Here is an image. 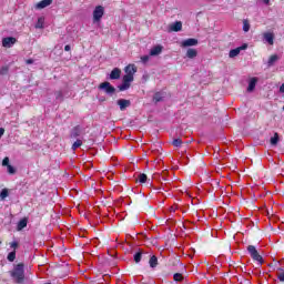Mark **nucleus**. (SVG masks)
Segmentation results:
<instances>
[{"label": "nucleus", "mask_w": 284, "mask_h": 284, "mask_svg": "<svg viewBox=\"0 0 284 284\" xmlns=\"http://www.w3.org/2000/svg\"><path fill=\"white\" fill-rule=\"evenodd\" d=\"M0 74H8V68L3 67V68L0 70Z\"/></svg>", "instance_id": "nucleus-38"}, {"label": "nucleus", "mask_w": 284, "mask_h": 284, "mask_svg": "<svg viewBox=\"0 0 284 284\" xmlns=\"http://www.w3.org/2000/svg\"><path fill=\"white\" fill-rule=\"evenodd\" d=\"M118 105H119L121 112H123L126 108H130L131 102H130V100H126V99H120V100H118Z\"/></svg>", "instance_id": "nucleus-12"}, {"label": "nucleus", "mask_w": 284, "mask_h": 284, "mask_svg": "<svg viewBox=\"0 0 284 284\" xmlns=\"http://www.w3.org/2000/svg\"><path fill=\"white\" fill-rule=\"evenodd\" d=\"M132 78H122V84L119 87L120 92H125V90H130V83H132Z\"/></svg>", "instance_id": "nucleus-7"}, {"label": "nucleus", "mask_w": 284, "mask_h": 284, "mask_svg": "<svg viewBox=\"0 0 284 284\" xmlns=\"http://www.w3.org/2000/svg\"><path fill=\"white\" fill-rule=\"evenodd\" d=\"M134 261L135 263H141V252L134 254Z\"/></svg>", "instance_id": "nucleus-34"}, {"label": "nucleus", "mask_w": 284, "mask_h": 284, "mask_svg": "<svg viewBox=\"0 0 284 284\" xmlns=\"http://www.w3.org/2000/svg\"><path fill=\"white\" fill-rule=\"evenodd\" d=\"M163 52V45L158 44L150 50V57H159Z\"/></svg>", "instance_id": "nucleus-11"}, {"label": "nucleus", "mask_w": 284, "mask_h": 284, "mask_svg": "<svg viewBox=\"0 0 284 284\" xmlns=\"http://www.w3.org/2000/svg\"><path fill=\"white\" fill-rule=\"evenodd\" d=\"M17 43V38L7 37L2 39V45L3 48H12Z\"/></svg>", "instance_id": "nucleus-10"}, {"label": "nucleus", "mask_w": 284, "mask_h": 284, "mask_svg": "<svg viewBox=\"0 0 284 284\" xmlns=\"http://www.w3.org/2000/svg\"><path fill=\"white\" fill-rule=\"evenodd\" d=\"M26 63H27V65H31V63H34V60L28 59V60L26 61Z\"/></svg>", "instance_id": "nucleus-39"}, {"label": "nucleus", "mask_w": 284, "mask_h": 284, "mask_svg": "<svg viewBox=\"0 0 284 284\" xmlns=\"http://www.w3.org/2000/svg\"><path fill=\"white\" fill-rule=\"evenodd\" d=\"M183 23L181 21L173 22L169 26V32H181Z\"/></svg>", "instance_id": "nucleus-9"}, {"label": "nucleus", "mask_w": 284, "mask_h": 284, "mask_svg": "<svg viewBox=\"0 0 284 284\" xmlns=\"http://www.w3.org/2000/svg\"><path fill=\"white\" fill-rule=\"evenodd\" d=\"M82 145H83V141L77 140V141L72 144V150H77V149L81 148Z\"/></svg>", "instance_id": "nucleus-28"}, {"label": "nucleus", "mask_w": 284, "mask_h": 284, "mask_svg": "<svg viewBox=\"0 0 284 284\" xmlns=\"http://www.w3.org/2000/svg\"><path fill=\"white\" fill-rule=\"evenodd\" d=\"M182 143H183V141L181 139L173 140L174 148H181Z\"/></svg>", "instance_id": "nucleus-32"}, {"label": "nucleus", "mask_w": 284, "mask_h": 284, "mask_svg": "<svg viewBox=\"0 0 284 284\" xmlns=\"http://www.w3.org/2000/svg\"><path fill=\"white\" fill-rule=\"evenodd\" d=\"M250 21L243 20V31L244 32H250Z\"/></svg>", "instance_id": "nucleus-30"}, {"label": "nucleus", "mask_w": 284, "mask_h": 284, "mask_svg": "<svg viewBox=\"0 0 284 284\" xmlns=\"http://www.w3.org/2000/svg\"><path fill=\"white\" fill-rule=\"evenodd\" d=\"M150 267H156V265H159V258H156V256H151L150 261H149Z\"/></svg>", "instance_id": "nucleus-23"}, {"label": "nucleus", "mask_w": 284, "mask_h": 284, "mask_svg": "<svg viewBox=\"0 0 284 284\" xmlns=\"http://www.w3.org/2000/svg\"><path fill=\"white\" fill-rule=\"evenodd\" d=\"M110 79L112 80L121 79V69L119 68L113 69L111 71Z\"/></svg>", "instance_id": "nucleus-16"}, {"label": "nucleus", "mask_w": 284, "mask_h": 284, "mask_svg": "<svg viewBox=\"0 0 284 284\" xmlns=\"http://www.w3.org/2000/svg\"><path fill=\"white\" fill-rule=\"evenodd\" d=\"M141 61H142L143 63H148V61H150V55H142V57H141Z\"/></svg>", "instance_id": "nucleus-37"}, {"label": "nucleus", "mask_w": 284, "mask_h": 284, "mask_svg": "<svg viewBox=\"0 0 284 284\" xmlns=\"http://www.w3.org/2000/svg\"><path fill=\"white\" fill-rule=\"evenodd\" d=\"M263 39H264L265 43H268V45H274V33L265 32L263 34Z\"/></svg>", "instance_id": "nucleus-13"}, {"label": "nucleus", "mask_w": 284, "mask_h": 284, "mask_svg": "<svg viewBox=\"0 0 284 284\" xmlns=\"http://www.w3.org/2000/svg\"><path fill=\"white\" fill-rule=\"evenodd\" d=\"M10 276L14 283H23L26 280V270L23 263L14 265L13 270L10 272Z\"/></svg>", "instance_id": "nucleus-1"}, {"label": "nucleus", "mask_w": 284, "mask_h": 284, "mask_svg": "<svg viewBox=\"0 0 284 284\" xmlns=\"http://www.w3.org/2000/svg\"><path fill=\"white\" fill-rule=\"evenodd\" d=\"M242 50H247V44H242L241 47H237L235 49H232L229 52V57L230 59H234L235 57H239V54H241Z\"/></svg>", "instance_id": "nucleus-6"}, {"label": "nucleus", "mask_w": 284, "mask_h": 284, "mask_svg": "<svg viewBox=\"0 0 284 284\" xmlns=\"http://www.w3.org/2000/svg\"><path fill=\"white\" fill-rule=\"evenodd\" d=\"M263 3H265V6H270V0H263Z\"/></svg>", "instance_id": "nucleus-41"}, {"label": "nucleus", "mask_w": 284, "mask_h": 284, "mask_svg": "<svg viewBox=\"0 0 284 284\" xmlns=\"http://www.w3.org/2000/svg\"><path fill=\"white\" fill-rule=\"evenodd\" d=\"M197 55H199V51H196V49L190 48L186 50L187 59H196Z\"/></svg>", "instance_id": "nucleus-15"}, {"label": "nucleus", "mask_w": 284, "mask_h": 284, "mask_svg": "<svg viewBox=\"0 0 284 284\" xmlns=\"http://www.w3.org/2000/svg\"><path fill=\"white\" fill-rule=\"evenodd\" d=\"M44 23H45V18L44 17L38 18V21L36 23V29L37 30H43Z\"/></svg>", "instance_id": "nucleus-17"}, {"label": "nucleus", "mask_w": 284, "mask_h": 284, "mask_svg": "<svg viewBox=\"0 0 284 284\" xmlns=\"http://www.w3.org/2000/svg\"><path fill=\"white\" fill-rule=\"evenodd\" d=\"M282 110H284V105H283Z\"/></svg>", "instance_id": "nucleus-44"}, {"label": "nucleus", "mask_w": 284, "mask_h": 284, "mask_svg": "<svg viewBox=\"0 0 284 284\" xmlns=\"http://www.w3.org/2000/svg\"><path fill=\"white\" fill-rule=\"evenodd\" d=\"M48 6H52V0H42L36 4L38 10H43V8H48Z\"/></svg>", "instance_id": "nucleus-14"}, {"label": "nucleus", "mask_w": 284, "mask_h": 284, "mask_svg": "<svg viewBox=\"0 0 284 284\" xmlns=\"http://www.w3.org/2000/svg\"><path fill=\"white\" fill-rule=\"evenodd\" d=\"M11 250H13V252H17V247H19V242L13 241L11 243H9Z\"/></svg>", "instance_id": "nucleus-31"}, {"label": "nucleus", "mask_w": 284, "mask_h": 284, "mask_svg": "<svg viewBox=\"0 0 284 284\" xmlns=\"http://www.w3.org/2000/svg\"><path fill=\"white\" fill-rule=\"evenodd\" d=\"M77 136H81V128L80 126H75L71 131V139H77Z\"/></svg>", "instance_id": "nucleus-21"}, {"label": "nucleus", "mask_w": 284, "mask_h": 284, "mask_svg": "<svg viewBox=\"0 0 284 284\" xmlns=\"http://www.w3.org/2000/svg\"><path fill=\"white\" fill-rule=\"evenodd\" d=\"M247 252H248L250 256L253 258V261H256V263H258V265H263V256H261V254L256 250V246L248 245Z\"/></svg>", "instance_id": "nucleus-2"}, {"label": "nucleus", "mask_w": 284, "mask_h": 284, "mask_svg": "<svg viewBox=\"0 0 284 284\" xmlns=\"http://www.w3.org/2000/svg\"><path fill=\"white\" fill-rule=\"evenodd\" d=\"M8 189H3L1 192H0V199L1 201H6V199H8Z\"/></svg>", "instance_id": "nucleus-26"}, {"label": "nucleus", "mask_w": 284, "mask_h": 284, "mask_svg": "<svg viewBox=\"0 0 284 284\" xmlns=\"http://www.w3.org/2000/svg\"><path fill=\"white\" fill-rule=\"evenodd\" d=\"M0 245H1V241H0Z\"/></svg>", "instance_id": "nucleus-45"}, {"label": "nucleus", "mask_w": 284, "mask_h": 284, "mask_svg": "<svg viewBox=\"0 0 284 284\" xmlns=\"http://www.w3.org/2000/svg\"><path fill=\"white\" fill-rule=\"evenodd\" d=\"M278 59L280 58L276 54L271 55L267 61V67L272 68V65H274V63L278 61Z\"/></svg>", "instance_id": "nucleus-22"}, {"label": "nucleus", "mask_w": 284, "mask_h": 284, "mask_svg": "<svg viewBox=\"0 0 284 284\" xmlns=\"http://www.w3.org/2000/svg\"><path fill=\"white\" fill-rule=\"evenodd\" d=\"M100 90H104V92H106V94H114L115 89L114 87H112V84H110V82H103L100 84Z\"/></svg>", "instance_id": "nucleus-8"}, {"label": "nucleus", "mask_w": 284, "mask_h": 284, "mask_svg": "<svg viewBox=\"0 0 284 284\" xmlns=\"http://www.w3.org/2000/svg\"><path fill=\"white\" fill-rule=\"evenodd\" d=\"M7 170H8L9 174H14V172H16L14 168L10 164L7 166Z\"/></svg>", "instance_id": "nucleus-36"}, {"label": "nucleus", "mask_w": 284, "mask_h": 284, "mask_svg": "<svg viewBox=\"0 0 284 284\" xmlns=\"http://www.w3.org/2000/svg\"><path fill=\"white\" fill-rule=\"evenodd\" d=\"M173 278H174V281H176V282H181V281H183V275L180 274V273H175V274L173 275Z\"/></svg>", "instance_id": "nucleus-33"}, {"label": "nucleus", "mask_w": 284, "mask_h": 284, "mask_svg": "<svg viewBox=\"0 0 284 284\" xmlns=\"http://www.w3.org/2000/svg\"><path fill=\"white\" fill-rule=\"evenodd\" d=\"M277 278L281 281V283H284V270L278 268Z\"/></svg>", "instance_id": "nucleus-29"}, {"label": "nucleus", "mask_w": 284, "mask_h": 284, "mask_svg": "<svg viewBox=\"0 0 284 284\" xmlns=\"http://www.w3.org/2000/svg\"><path fill=\"white\" fill-rule=\"evenodd\" d=\"M70 45L69 44H67L65 47H64V50H65V52H70Z\"/></svg>", "instance_id": "nucleus-40"}, {"label": "nucleus", "mask_w": 284, "mask_h": 284, "mask_svg": "<svg viewBox=\"0 0 284 284\" xmlns=\"http://www.w3.org/2000/svg\"><path fill=\"white\" fill-rule=\"evenodd\" d=\"M181 48H194V45H199V40L194 38H189L180 42Z\"/></svg>", "instance_id": "nucleus-5"}, {"label": "nucleus", "mask_w": 284, "mask_h": 284, "mask_svg": "<svg viewBox=\"0 0 284 284\" xmlns=\"http://www.w3.org/2000/svg\"><path fill=\"white\" fill-rule=\"evenodd\" d=\"M125 75L124 78L131 79V81H134V74H136V65L129 64L124 68Z\"/></svg>", "instance_id": "nucleus-4"}, {"label": "nucleus", "mask_w": 284, "mask_h": 284, "mask_svg": "<svg viewBox=\"0 0 284 284\" xmlns=\"http://www.w3.org/2000/svg\"><path fill=\"white\" fill-rule=\"evenodd\" d=\"M2 165H3L4 168H8V165H10V158H4V159L2 160Z\"/></svg>", "instance_id": "nucleus-35"}, {"label": "nucleus", "mask_w": 284, "mask_h": 284, "mask_svg": "<svg viewBox=\"0 0 284 284\" xmlns=\"http://www.w3.org/2000/svg\"><path fill=\"white\" fill-rule=\"evenodd\" d=\"M104 13H105V9L103 8V6L95 7V9L93 10V21H94V23L101 21V19H103Z\"/></svg>", "instance_id": "nucleus-3"}, {"label": "nucleus", "mask_w": 284, "mask_h": 284, "mask_svg": "<svg viewBox=\"0 0 284 284\" xmlns=\"http://www.w3.org/2000/svg\"><path fill=\"white\" fill-rule=\"evenodd\" d=\"M271 145H278V133H275L273 138H271Z\"/></svg>", "instance_id": "nucleus-27"}, {"label": "nucleus", "mask_w": 284, "mask_h": 284, "mask_svg": "<svg viewBox=\"0 0 284 284\" xmlns=\"http://www.w3.org/2000/svg\"><path fill=\"white\" fill-rule=\"evenodd\" d=\"M145 181H148V175H145V173H140L138 175V182L139 183H145Z\"/></svg>", "instance_id": "nucleus-25"}, {"label": "nucleus", "mask_w": 284, "mask_h": 284, "mask_svg": "<svg viewBox=\"0 0 284 284\" xmlns=\"http://www.w3.org/2000/svg\"><path fill=\"white\" fill-rule=\"evenodd\" d=\"M24 227H28V220L22 219L19 221L17 230L18 232H21V230H23Z\"/></svg>", "instance_id": "nucleus-20"}, {"label": "nucleus", "mask_w": 284, "mask_h": 284, "mask_svg": "<svg viewBox=\"0 0 284 284\" xmlns=\"http://www.w3.org/2000/svg\"><path fill=\"white\" fill-rule=\"evenodd\" d=\"M258 80L256 78H252L248 82L247 92H254V88H256V82Z\"/></svg>", "instance_id": "nucleus-18"}, {"label": "nucleus", "mask_w": 284, "mask_h": 284, "mask_svg": "<svg viewBox=\"0 0 284 284\" xmlns=\"http://www.w3.org/2000/svg\"><path fill=\"white\" fill-rule=\"evenodd\" d=\"M61 97V93H59L58 95H57V99H59Z\"/></svg>", "instance_id": "nucleus-43"}, {"label": "nucleus", "mask_w": 284, "mask_h": 284, "mask_svg": "<svg viewBox=\"0 0 284 284\" xmlns=\"http://www.w3.org/2000/svg\"><path fill=\"white\" fill-rule=\"evenodd\" d=\"M170 212H176V209H174L173 206H171Z\"/></svg>", "instance_id": "nucleus-42"}, {"label": "nucleus", "mask_w": 284, "mask_h": 284, "mask_svg": "<svg viewBox=\"0 0 284 284\" xmlns=\"http://www.w3.org/2000/svg\"><path fill=\"white\" fill-rule=\"evenodd\" d=\"M7 258H8V261H9L10 263H14V258H17V251L10 252V253L8 254V256H7Z\"/></svg>", "instance_id": "nucleus-24"}, {"label": "nucleus", "mask_w": 284, "mask_h": 284, "mask_svg": "<svg viewBox=\"0 0 284 284\" xmlns=\"http://www.w3.org/2000/svg\"><path fill=\"white\" fill-rule=\"evenodd\" d=\"M165 94L163 92H156L153 97V101L154 103H159L161 101H163Z\"/></svg>", "instance_id": "nucleus-19"}]
</instances>
